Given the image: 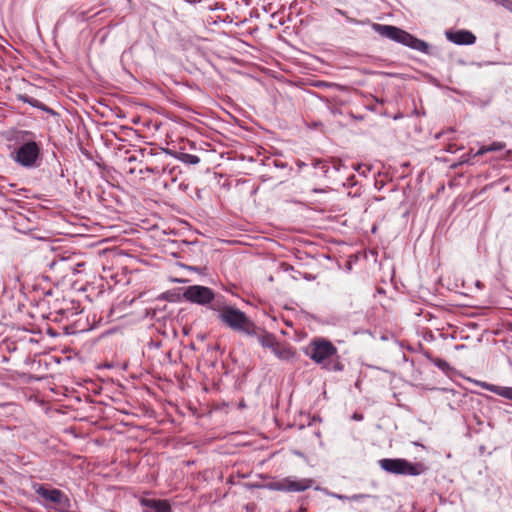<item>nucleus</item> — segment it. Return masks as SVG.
<instances>
[{"label":"nucleus","instance_id":"nucleus-1","mask_svg":"<svg viewBox=\"0 0 512 512\" xmlns=\"http://www.w3.org/2000/svg\"><path fill=\"white\" fill-rule=\"evenodd\" d=\"M66 249V280L70 282L69 295L66 294V320L68 313L79 315L83 311L82 302L88 299L86 291V272L85 266L87 262L82 254L75 252L67 255Z\"/></svg>","mask_w":512,"mask_h":512},{"label":"nucleus","instance_id":"nucleus-2","mask_svg":"<svg viewBox=\"0 0 512 512\" xmlns=\"http://www.w3.org/2000/svg\"><path fill=\"white\" fill-rule=\"evenodd\" d=\"M372 29L381 37L392 40L396 43L407 46L413 50L419 51L423 54L430 55L431 46L424 40H421L409 32L393 26L380 23H373Z\"/></svg>","mask_w":512,"mask_h":512},{"label":"nucleus","instance_id":"nucleus-3","mask_svg":"<svg viewBox=\"0 0 512 512\" xmlns=\"http://www.w3.org/2000/svg\"><path fill=\"white\" fill-rule=\"evenodd\" d=\"M337 348L325 338H316L311 341L307 348L306 354L317 364H321L322 368L328 371H342L343 364L334 359L337 356Z\"/></svg>","mask_w":512,"mask_h":512},{"label":"nucleus","instance_id":"nucleus-4","mask_svg":"<svg viewBox=\"0 0 512 512\" xmlns=\"http://www.w3.org/2000/svg\"><path fill=\"white\" fill-rule=\"evenodd\" d=\"M213 311L218 313V319L235 332L241 331L249 323V317L240 309L227 303L225 297L214 303Z\"/></svg>","mask_w":512,"mask_h":512},{"label":"nucleus","instance_id":"nucleus-5","mask_svg":"<svg viewBox=\"0 0 512 512\" xmlns=\"http://www.w3.org/2000/svg\"><path fill=\"white\" fill-rule=\"evenodd\" d=\"M380 467L391 474L418 476L426 471L422 463H411L402 458H384L379 460Z\"/></svg>","mask_w":512,"mask_h":512},{"label":"nucleus","instance_id":"nucleus-6","mask_svg":"<svg viewBox=\"0 0 512 512\" xmlns=\"http://www.w3.org/2000/svg\"><path fill=\"white\" fill-rule=\"evenodd\" d=\"M183 297L186 301L195 303L198 305L206 306L213 310L214 303L217 300L223 299V295L215 294L212 289L202 285H191L188 286L184 292Z\"/></svg>","mask_w":512,"mask_h":512},{"label":"nucleus","instance_id":"nucleus-7","mask_svg":"<svg viewBox=\"0 0 512 512\" xmlns=\"http://www.w3.org/2000/svg\"><path fill=\"white\" fill-rule=\"evenodd\" d=\"M311 478H297L295 476L285 477L267 484V488L281 492H303L313 486Z\"/></svg>","mask_w":512,"mask_h":512},{"label":"nucleus","instance_id":"nucleus-8","mask_svg":"<svg viewBox=\"0 0 512 512\" xmlns=\"http://www.w3.org/2000/svg\"><path fill=\"white\" fill-rule=\"evenodd\" d=\"M39 156V148L35 142H27L21 145L15 153V161L25 167L35 164Z\"/></svg>","mask_w":512,"mask_h":512},{"label":"nucleus","instance_id":"nucleus-9","mask_svg":"<svg viewBox=\"0 0 512 512\" xmlns=\"http://www.w3.org/2000/svg\"><path fill=\"white\" fill-rule=\"evenodd\" d=\"M36 493L42 498L43 503L47 506L55 507L61 503L62 492L58 489L45 485H38L36 487Z\"/></svg>","mask_w":512,"mask_h":512},{"label":"nucleus","instance_id":"nucleus-10","mask_svg":"<svg viewBox=\"0 0 512 512\" xmlns=\"http://www.w3.org/2000/svg\"><path fill=\"white\" fill-rule=\"evenodd\" d=\"M446 38L456 45H473L476 42V36L468 30H447L445 32Z\"/></svg>","mask_w":512,"mask_h":512},{"label":"nucleus","instance_id":"nucleus-11","mask_svg":"<svg viewBox=\"0 0 512 512\" xmlns=\"http://www.w3.org/2000/svg\"><path fill=\"white\" fill-rule=\"evenodd\" d=\"M143 512H172L171 505L167 500L142 499Z\"/></svg>","mask_w":512,"mask_h":512},{"label":"nucleus","instance_id":"nucleus-12","mask_svg":"<svg viewBox=\"0 0 512 512\" xmlns=\"http://www.w3.org/2000/svg\"><path fill=\"white\" fill-rule=\"evenodd\" d=\"M89 198L88 192L84 187L77 188V181H75V190L74 197L71 199L72 207L78 213L81 212L85 208V204L87 203V199Z\"/></svg>","mask_w":512,"mask_h":512},{"label":"nucleus","instance_id":"nucleus-13","mask_svg":"<svg viewBox=\"0 0 512 512\" xmlns=\"http://www.w3.org/2000/svg\"><path fill=\"white\" fill-rule=\"evenodd\" d=\"M90 330V325L87 317L81 316L72 323L66 325V335L86 332Z\"/></svg>","mask_w":512,"mask_h":512},{"label":"nucleus","instance_id":"nucleus-14","mask_svg":"<svg viewBox=\"0 0 512 512\" xmlns=\"http://www.w3.org/2000/svg\"><path fill=\"white\" fill-rule=\"evenodd\" d=\"M67 210L68 209L66 208V211ZM77 215H78V213L77 214L71 213V215H68L66 213V232H65L66 237H68V236L74 237L77 235H82L83 232L86 231L85 227H83L82 225L77 226L76 223L73 221V218H75Z\"/></svg>","mask_w":512,"mask_h":512},{"label":"nucleus","instance_id":"nucleus-15","mask_svg":"<svg viewBox=\"0 0 512 512\" xmlns=\"http://www.w3.org/2000/svg\"><path fill=\"white\" fill-rule=\"evenodd\" d=\"M481 386H482V388H484L487 391H490L498 396H501L505 399L512 401V387L499 386V385L490 384V383H486V382L482 383Z\"/></svg>","mask_w":512,"mask_h":512},{"label":"nucleus","instance_id":"nucleus-16","mask_svg":"<svg viewBox=\"0 0 512 512\" xmlns=\"http://www.w3.org/2000/svg\"><path fill=\"white\" fill-rule=\"evenodd\" d=\"M258 342L263 348H268L271 351L276 348V344L278 343L276 337L266 331L258 335Z\"/></svg>","mask_w":512,"mask_h":512},{"label":"nucleus","instance_id":"nucleus-17","mask_svg":"<svg viewBox=\"0 0 512 512\" xmlns=\"http://www.w3.org/2000/svg\"><path fill=\"white\" fill-rule=\"evenodd\" d=\"M272 353L281 360H289L295 355L290 347L282 345L279 342L276 344V348L272 350Z\"/></svg>","mask_w":512,"mask_h":512},{"label":"nucleus","instance_id":"nucleus-18","mask_svg":"<svg viewBox=\"0 0 512 512\" xmlns=\"http://www.w3.org/2000/svg\"><path fill=\"white\" fill-rule=\"evenodd\" d=\"M505 148L506 144L504 142L496 141L489 145L482 146L476 153H474V157L484 155L488 152L502 151Z\"/></svg>","mask_w":512,"mask_h":512},{"label":"nucleus","instance_id":"nucleus-19","mask_svg":"<svg viewBox=\"0 0 512 512\" xmlns=\"http://www.w3.org/2000/svg\"><path fill=\"white\" fill-rule=\"evenodd\" d=\"M71 146L75 149L73 153L83 155L86 159H92L90 152L83 146L78 137L70 139Z\"/></svg>","mask_w":512,"mask_h":512},{"label":"nucleus","instance_id":"nucleus-20","mask_svg":"<svg viewBox=\"0 0 512 512\" xmlns=\"http://www.w3.org/2000/svg\"><path fill=\"white\" fill-rule=\"evenodd\" d=\"M179 161L189 164V165H196L200 162V158L197 155L185 153V152H179L175 156Z\"/></svg>","mask_w":512,"mask_h":512},{"label":"nucleus","instance_id":"nucleus-21","mask_svg":"<svg viewBox=\"0 0 512 512\" xmlns=\"http://www.w3.org/2000/svg\"><path fill=\"white\" fill-rule=\"evenodd\" d=\"M20 100L25 102V103L30 104L33 107L41 108V109H43L45 111L52 112L50 109L45 107L39 100H37L35 98H31V97H29L27 95H23V96H20Z\"/></svg>","mask_w":512,"mask_h":512},{"label":"nucleus","instance_id":"nucleus-22","mask_svg":"<svg viewBox=\"0 0 512 512\" xmlns=\"http://www.w3.org/2000/svg\"><path fill=\"white\" fill-rule=\"evenodd\" d=\"M257 327L255 326L254 322L249 318V323L245 324V327L241 329V333L247 334L249 336H257Z\"/></svg>","mask_w":512,"mask_h":512},{"label":"nucleus","instance_id":"nucleus-23","mask_svg":"<svg viewBox=\"0 0 512 512\" xmlns=\"http://www.w3.org/2000/svg\"><path fill=\"white\" fill-rule=\"evenodd\" d=\"M353 169L357 171L360 175L367 177L368 173L371 171V167L366 164H356L353 165Z\"/></svg>","mask_w":512,"mask_h":512},{"label":"nucleus","instance_id":"nucleus-24","mask_svg":"<svg viewBox=\"0 0 512 512\" xmlns=\"http://www.w3.org/2000/svg\"><path fill=\"white\" fill-rule=\"evenodd\" d=\"M431 361L433 362V364L438 367L439 369H441L442 371H447L450 366L448 364L447 361H445L444 359H441V358H436V359H431Z\"/></svg>","mask_w":512,"mask_h":512},{"label":"nucleus","instance_id":"nucleus-25","mask_svg":"<svg viewBox=\"0 0 512 512\" xmlns=\"http://www.w3.org/2000/svg\"><path fill=\"white\" fill-rule=\"evenodd\" d=\"M312 165L316 169H321L324 174H326L328 172V165L323 160H319V159L314 160Z\"/></svg>","mask_w":512,"mask_h":512},{"label":"nucleus","instance_id":"nucleus-26","mask_svg":"<svg viewBox=\"0 0 512 512\" xmlns=\"http://www.w3.org/2000/svg\"><path fill=\"white\" fill-rule=\"evenodd\" d=\"M326 495L329 497L339 499V500H348V498H349V496H347V495H342V494H338L335 492H326Z\"/></svg>","mask_w":512,"mask_h":512},{"label":"nucleus","instance_id":"nucleus-27","mask_svg":"<svg viewBox=\"0 0 512 512\" xmlns=\"http://www.w3.org/2000/svg\"><path fill=\"white\" fill-rule=\"evenodd\" d=\"M369 495L366 494H354L352 496H349L348 500L350 501H360L361 499L368 498Z\"/></svg>","mask_w":512,"mask_h":512},{"label":"nucleus","instance_id":"nucleus-28","mask_svg":"<svg viewBox=\"0 0 512 512\" xmlns=\"http://www.w3.org/2000/svg\"><path fill=\"white\" fill-rule=\"evenodd\" d=\"M474 154H471V153H467L465 155L462 156V163H470V164H473V161L472 159H474Z\"/></svg>","mask_w":512,"mask_h":512},{"label":"nucleus","instance_id":"nucleus-29","mask_svg":"<svg viewBox=\"0 0 512 512\" xmlns=\"http://www.w3.org/2000/svg\"><path fill=\"white\" fill-rule=\"evenodd\" d=\"M274 165H275V167L280 168V169L287 168V163H285L283 161L275 160Z\"/></svg>","mask_w":512,"mask_h":512},{"label":"nucleus","instance_id":"nucleus-30","mask_svg":"<svg viewBox=\"0 0 512 512\" xmlns=\"http://www.w3.org/2000/svg\"><path fill=\"white\" fill-rule=\"evenodd\" d=\"M499 3H501L506 8L512 9V1L510 0H497Z\"/></svg>","mask_w":512,"mask_h":512},{"label":"nucleus","instance_id":"nucleus-31","mask_svg":"<svg viewBox=\"0 0 512 512\" xmlns=\"http://www.w3.org/2000/svg\"><path fill=\"white\" fill-rule=\"evenodd\" d=\"M335 13H337V14H339V15H341V16L346 17V18H347V20H348V21H350V22H354V20H353V19H351V18H349V17H347V16H346V12H345V11H343V10H341V9L336 8V9H335Z\"/></svg>","mask_w":512,"mask_h":512},{"label":"nucleus","instance_id":"nucleus-32","mask_svg":"<svg viewBox=\"0 0 512 512\" xmlns=\"http://www.w3.org/2000/svg\"><path fill=\"white\" fill-rule=\"evenodd\" d=\"M315 490L320 491L326 495V492H330L327 488L316 486L314 487Z\"/></svg>","mask_w":512,"mask_h":512},{"label":"nucleus","instance_id":"nucleus-33","mask_svg":"<svg viewBox=\"0 0 512 512\" xmlns=\"http://www.w3.org/2000/svg\"><path fill=\"white\" fill-rule=\"evenodd\" d=\"M68 432H70V433H72L74 436H76V435H75V433H74V431H73L71 428H66L65 433H68Z\"/></svg>","mask_w":512,"mask_h":512},{"label":"nucleus","instance_id":"nucleus-34","mask_svg":"<svg viewBox=\"0 0 512 512\" xmlns=\"http://www.w3.org/2000/svg\"><path fill=\"white\" fill-rule=\"evenodd\" d=\"M297 165L299 168H302L305 166V163H303L302 161H298Z\"/></svg>","mask_w":512,"mask_h":512},{"label":"nucleus","instance_id":"nucleus-35","mask_svg":"<svg viewBox=\"0 0 512 512\" xmlns=\"http://www.w3.org/2000/svg\"><path fill=\"white\" fill-rule=\"evenodd\" d=\"M313 192H315V193H321V192H324V190H323V189H317V188H314V189H313Z\"/></svg>","mask_w":512,"mask_h":512},{"label":"nucleus","instance_id":"nucleus-36","mask_svg":"<svg viewBox=\"0 0 512 512\" xmlns=\"http://www.w3.org/2000/svg\"><path fill=\"white\" fill-rule=\"evenodd\" d=\"M354 419L360 420V419H362V416H358L357 414H355Z\"/></svg>","mask_w":512,"mask_h":512},{"label":"nucleus","instance_id":"nucleus-37","mask_svg":"<svg viewBox=\"0 0 512 512\" xmlns=\"http://www.w3.org/2000/svg\"><path fill=\"white\" fill-rule=\"evenodd\" d=\"M71 359H72V358H71V356L66 355V357H65V360H66V361H70Z\"/></svg>","mask_w":512,"mask_h":512}]
</instances>
